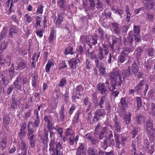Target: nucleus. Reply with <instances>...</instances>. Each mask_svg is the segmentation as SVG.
I'll return each mask as SVG.
<instances>
[{
    "mask_svg": "<svg viewBox=\"0 0 155 155\" xmlns=\"http://www.w3.org/2000/svg\"><path fill=\"white\" fill-rule=\"evenodd\" d=\"M45 121L47 123V127L48 130H53V123L51 115H46L44 118Z\"/></svg>",
    "mask_w": 155,
    "mask_h": 155,
    "instance_id": "15",
    "label": "nucleus"
},
{
    "mask_svg": "<svg viewBox=\"0 0 155 155\" xmlns=\"http://www.w3.org/2000/svg\"><path fill=\"white\" fill-rule=\"evenodd\" d=\"M84 64L85 65V68L88 70H90L91 69L93 66L91 63V62L89 59L87 58L86 59V61Z\"/></svg>",
    "mask_w": 155,
    "mask_h": 155,
    "instance_id": "41",
    "label": "nucleus"
},
{
    "mask_svg": "<svg viewBox=\"0 0 155 155\" xmlns=\"http://www.w3.org/2000/svg\"><path fill=\"white\" fill-rule=\"evenodd\" d=\"M131 114L130 112H129L128 114H126L124 115L123 120L124 123H125L126 125H129L131 123Z\"/></svg>",
    "mask_w": 155,
    "mask_h": 155,
    "instance_id": "29",
    "label": "nucleus"
},
{
    "mask_svg": "<svg viewBox=\"0 0 155 155\" xmlns=\"http://www.w3.org/2000/svg\"><path fill=\"white\" fill-rule=\"evenodd\" d=\"M97 150L93 147L88 148L87 150V155H97Z\"/></svg>",
    "mask_w": 155,
    "mask_h": 155,
    "instance_id": "33",
    "label": "nucleus"
},
{
    "mask_svg": "<svg viewBox=\"0 0 155 155\" xmlns=\"http://www.w3.org/2000/svg\"><path fill=\"white\" fill-rule=\"evenodd\" d=\"M8 74L10 77L12 78L15 73L14 64H12L11 67L8 70Z\"/></svg>",
    "mask_w": 155,
    "mask_h": 155,
    "instance_id": "58",
    "label": "nucleus"
},
{
    "mask_svg": "<svg viewBox=\"0 0 155 155\" xmlns=\"http://www.w3.org/2000/svg\"><path fill=\"white\" fill-rule=\"evenodd\" d=\"M24 17L25 18L26 22L28 23H31L33 21V18L28 14H26L25 15Z\"/></svg>",
    "mask_w": 155,
    "mask_h": 155,
    "instance_id": "62",
    "label": "nucleus"
},
{
    "mask_svg": "<svg viewBox=\"0 0 155 155\" xmlns=\"http://www.w3.org/2000/svg\"><path fill=\"white\" fill-rule=\"evenodd\" d=\"M66 2L67 0H57L58 6L63 11L66 10L65 5Z\"/></svg>",
    "mask_w": 155,
    "mask_h": 155,
    "instance_id": "28",
    "label": "nucleus"
},
{
    "mask_svg": "<svg viewBox=\"0 0 155 155\" xmlns=\"http://www.w3.org/2000/svg\"><path fill=\"white\" fill-rule=\"evenodd\" d=\"M64 18V17L63 16L61 15H59L56 21V25L59 27V26L63 21Z\"/></svg>",
    "mask_w": 155,
    "mask_h": 155,
    "instance_id": "51",
    "label": "nucleus"
},
{
    "mask_svg": "<svg viewBox=\"0 0 155 155\" xmlns=\"http://www.w3.org/2000/svg\"><path fill=\"white\" fill-rule=\"evenodd\" d=\"M95 66L97 68H99L98 70L101 75H104L106 74V68L104 67V64L102 62L99 63V62L95 64Z\"/></svg>",
    "mask_w": 155,
    "mask_h": 155,
    "instance_id": "14",
    "label": "nucleus"
},
{
    "mask_svg": "<svg viewBox=\"0 0 155 155\" xmlns=\"http://www.w3.org/2000/svg\"><path fill=\"white\" fill-rule=\"evenodd\" d=\"M134 38L133 33L131 31H129L127 38L124 37L123 38L122 43L124 45V49L128 53L133 50L131 47H133Z\"/></svg>",
    "mask_w": 155,
    "mask_h": 155,
    "instance_id": "2",
    "label": "nucleus"
},
{
    "mask_svg": "<svg viewBox=\"0 0 155 155\" xmlns=\"http://www.w3.org/2000/svg\"><path fill=\"white\" fill-rule=\"evenodd\" d=\"M18 102L15 97L12 98V101L11 102L10 109L12 110H14L17 107Z\"/></svg>",
    "mask_w": 155,
    "mask_h": 155,
    "instance_id": "42",
    "label": "nucleus"
},
{
    "mask_svg": "<svg viewBox=\"0 0 155 155\" xmlns=\"http://www.w3.org/2000/svg\"><path fill=\"white\" fill-rule=\"evenodd\" d=\"M48 130L50 133V139L49 150L51 155H63V142L61 140L55 142L54 132L51 130Z\"/></svg>",
    "mask_w": 155,
    "mask_h": 155,
    "instance_id": "1",
    "label": "nucleus"
},
{
    "mask_svg": "<svg viewBox=\"0 0 155 155\" xmlns=\"http://www.w3.org/2000/svg\"><path fill=\"white\" fill-rule=\"evenodd\" d=\"M143 49L140 46L138 47L136 49L134 54L137 57V59L140 58L141 57V55L143 53Z\"/></svg>",
    "mask_w": 155,
    "mask_h": 155,
    "instance_id": "30",
    "label": "nucleus"
},
{
    "mask_svg": "<svg viewBox=\"0 0 155 155\" xmlns=\"http://www.w3.org/2000/svg\"><path fill=\"white\" fill-rule=\"evenodd\" d=\"M113 28L115 33L117 34H119L120 32V29L119 25L116 22H113L111 24Z\"/></svg>",
    "mask_w": 155,
    "mask_h": 155,
    "instance_id": "36",
    "label": "nucleus"
},
{
    "mask_svg": "<svg viewBox=\"0 0 155 155\" xmlns=\"http://www.w3.org/2000/svg\"><path fill=\"white\" fill-rule=\"evenodd\" d=\"M56 31L54 29H52L50 32V35L48 38V43L50 44L53 43L54 41L56 38Z\"/></svg>",
    "mask_w": 155,
    "mask_h": 155,
    "instance_id": "19",
    "label": "nucleus"
},
{
    "mask_svg": "<svg viewBox=\"0 0 155 155\" xmlns=\"http://www.w3.org/2000/svg\"><path fill=\"white\" fill-rule=\"evenodd\" d=\"M97 31L100 35V38L101 40H103L105 38L107 37L108 34L106 33L105 31L102 28L100 27L98 28Z\"/></svg>",
    "mask_w": 155,
    "mask_h": 155,
    "instance_id": "27",
    "label": "nucleus"
},
{
    "mask_svg": "<svg viewBox=\"0 0 155 155\" xmlns=\"http://www.w3.org/2000/svg\"><path fill=\"white\" fill-rule=\"evenodd\" d=\"M76 108V106L74 104H72L68 110L69 115H72Z\"/></svg>",
    "mask_w": 155,
    "mask_h": 155,
    "instance_id": "64",
    "label": "nucleus"
},
{
    "mask_svg": "<svg viewBox=\"0 0 155 155\" xmlns=\"http://www.w3.org/2000/svg\"><path fill=\"white\" fill-rule=\"evenodd\" d=\"M89 56L92 60L94 61L95 64H96L99 62V58L98 57H97L93 51H91L88 53Z\"/></svg>",
    "mask_w": 155,
    "mask_h": 155,
    "instance_id": "32",
    "label": "nucleus"
},
{
    "mask_svg": "<svg viewBox=\"0 0 155 155\" xmlns=\"http://www.w3.org/2000/svg\"><path fill=\"white\" fill-rule=\"evenodd\" d=\"M10 118L8 116H6L3 118V124L6 126H8L9 123Z\"/></svg>",
    "mask_w": 155,
    "mask_h": 155,
    "instance_id": "59",
    "label": "nucleus"
},
{
    "mask_svg": "<svg viewBox=\"0 0 155 155\" xmlns=\"http://www.w3.org/2000/svg\"><path fill=\"white\" fill-rule=\"evenodd\" d=\"M26 127V124L25 123H23L21 126L20 132L18 134L21 140H22V139L25 137Z\"/></svg>",
    "mask_w": 155,
    "mask_h": 155,
    "instance_id": "23",
    "label": "nucleus"
},
{
    "mask_svg": "<svg viewBox=\"0 0 155 155\" xmlns=\"http://www.w3.org/2000/svg\"><path fill=\"white\" fill-rule=\"evenodd\" d=\"M54 129L59 134L60 137L61 139L63 137V128L62 127H60L58 125L55 126Z\"/></svg>",
    "mask_w": 155,
    "mask_h": 155,
    "instance_id": "46",
    "label": "nucleus"
},
{
    "mask_svg": "<svg viewBox=\"0 0 155 155\" xmlns=\"http://www.w3.org/2000/svg\"><path fill=\"white\" fill-rule=\"evenodd\" d=\"M70 68L72 69H75L78 65V61L75 58L69 59L68 61Z\"/></svg>",
    "mask_w": 155,
    "mask_h": 155,
    "instance_id": "21",
    "label": "nucleus"
},
{
    "mask_svg": "<svg viewBox=\"0 0 155 155\" xmlns=\"http://www.w3.org/2000/svg\"><path fill=\"white\" fill-rule=\"evenodd\" d=\"M136 102L137 104L136 109L139 110L142 106V99L140 97H136Z\"/></svg>",
    "mask_w": 155,
    "mask_h": 155,
    "instance_id": "45",
    "label": "nucleus"
},
{
    "mask_svg": "<svg viewBox=\"0 0 155 155\" xmlns=\"http://www.w3.org/2000/svg\"><path fill=\"white\" fill-rule=\"evenodd\" d=\"M140 130V128L139 127H134L131 132V135H132V138H134L138 133Z\"/></svg>",
    "mask_w": 155,
    "mask_h": 155,
    "instance_id": "49",
    "label": "nucleus"
},
{
    "mask_svg": "<svg viewBox=\"0 0 155 155\" xmlns=\"http://www.w3.org/2000/svg\"><path fill=\"white\" fill-rule=\"evenodd\" d=\"M98 36L95 34L91 35L88 40H87L86 42L89 45H94L97 43Z\"/></svg>",
    "mask_w": 155,
    "mask_h": 155,
    "instance_id": "12",
    "label": "nucleus"
},
{
    "mask_svg": "<svg viewBox=\"0 0 155 155\" xmlns=\"http://www.w3.org/2000/svg\"><path fill=\"white\" fill-rule=\"evenodd\" d=\"M54 66V64L53 62L48 61L45 66V70L46 72L48 73H49L50 72L51 67Z\"/></svg>",
    "mask_w": 155,
    "mask_h": 155,
    "instance_id": "48",
    "label": "nucleus"
},
{
    "mask_svg": "<svg viewBox=\"0 0 155 155\" xmlns=\"http://www.w3.org/2000/svg\"><path fill=\"white\" fill-rule=\"evenodd\" d=\"M36 21L35 25V28H40L41 23V19L40 17L39 16H37L36 18Z\"/></svg>",
    "mask_w": 155,
    "mask_h": 155,
    "instance_id": "60",
    "label": "nucleus"
},
{
    "mask_svg": "<svg viewBox=\"0 0 155 155\" xmlns=\"http://www.w3.org/2000/svg\"><path fill=\"white\" fill-rule=\"evenodd\" d=\"M8 45V43L5 40H4L0 43V50L2 51L5 50Z\"/></svg>",
    "mask_w": 155,
    "mask_h": 155,
    "instance_id": "52",
    "label": "nucleus"
},
{
    "mask_svg": "<svg viewBox=\"0 0 155 155\" xmlns=\"http://www.w3.org/2000/svg\"><path fill=\"white\" fill-rule=\"evenodd\" d=\"M7 144V138L4 137L2 138L0 142V148L2 150H4L6 148Z\"/></svg>",
    "mask_w": 155,
    "mask_h": 155,
    "instance_id": "38",
    "label": "nucleus"
},
{
    "mask_svg": "<svg viewBox=\"0 0 155 155\" xmlns=\"http://www.w3.org/2000/svg\"><path fill=\"white\" fill-rule=\"evenodd\" d=\"M126 52V51L124 49L121 52L118 58V63H123L128 58L129 55Z\"/></svg>",
    "mask_w": 155,
    "mask_h": 155,
    "instance_id": "11",
    "label": "nucleus"
},
{
    "mask_svg": "<svg viewBox=\"0 0 155 155\" xmlns=\"http://www.w3.org/2000/svg\"><path fill=\"white\" fill-rule=\"evenodd\" d=\"M114 122V130L117 133H120L121 132V126L120 123L118 121V118L116 115L114 116L113 119Z\"/></svg>",
    "mask_w": 155,
    "mask_h": 155,
    "instance_id": "10",
    "label": "nucleus"
},
{
    "mask_svg": "<svg viewBox=\"0 0 155 155\" xmlns=\"http://www.w3.org/2000/svg\"><path fill=\"white\" fill-rule=\"evenodd\" d=\"M58 99L57 98L53 97L51 100V105L52 109H56L58 106Z\"/></svg>",
    "mask_w": 155,
    "mask_h": 155,
    "instance_id": "37",
    "label": "nucleus"
},
{
    "mask_svg": "<svg viewBox=\"0 0 155 155\" xmlns=\"http://www.w3.org/2000/svg\"><path fill=\"white\" fill-rule=\"evenodd\" d=\"M20 145L18 148L17 151L18 155H26L27 146L25 140H22L21 142Z\"/></svg>",
    "mask_w": 155,
    "mask_h": 155,
    "instance_id": "6",
    "label": "nucleus"
},
{
    "mask_svg": "<svg viewBox=\"0 0 155 155\" xmlns=\"http://www.w3.org/2000/svg\"><path fill=\"white\" fill-rule=\"evenodd\" d=\"M114 136L115 137V140L116 143V145L118 148H120V145L121 144L120 142V138L119 137L120 135L117 134L116 132L114 131Z\"/></svg>",
    "mask_w": 155,
    "mask_h": 155,
    "instance_id": "50",
    "label": "nucleus"
},
{
    "mask_svg": "<svg viewBox=\"0 0 155 155\" xmlns=\"http://www.w3.org/2000/svg\"><path fill=\"white\" fill-rule=\"evenodd\" d=\"M108 76L110 83L117 82L118 85L119 86H121L122 83V76L119 71L113 70L109 73Z\"/></svg>",
    "mask_w": 155,
    "mask_h": 155,
    "instance_id": "3",
    "label": "nucleus"
},
{
    "mask_svg": "<svg viewBox=\"0 0 155 155\" xmlns=\"http://www.w3.org/2000/svg\"><path fill=\"white\" fill-rule=\"evenodd\" d=\"M122 76L124 78L129 76L130 74V68L128 67L127 69L124 71L122 73Z\"/></svg>",
    "mask_w": 155,
    "mask_h": 155,
    "instance_id": "54",
    "label": "nucleus"
},
{
    "mask_svg": "<svg viewBox=\"0 0 155 155\" xmlns=\"http://www.w3.org/2000/svg\"><path fill=\"white\" fill-rule=\"evenodd\" d=\"M153 125V121L150 119L148 120L146 122L147 130L150 136L151 137L154 136V132H155Z\"/></svg>",
    "mask_w": 155,
    "mask_h": 155,
    "instance_id": "8",
    "label": "nucleus"
},
{
    "mask_svg": "<svg viewBox=\"0 0 155 155\" xmlns=\"http://www.w3.org/2000/svg\"><path fill=\"white\" fill-rule=\"evenodd\" d=\"M107 101V99L105 96H102L98 101V104L100 108H104L105 104H106Z\"/></svg>",
    "mask_w": 155,
    "mask_h": 155,
    "instance_id": "26",
    "label": "nucleus"
},
{
    "mask_svg": "<svg viewBox=\"0 0 155 155\" xmlns=\"http://www.w3.org/2000/svg\"><path fill=\"white\" fill-rule=\"evenodd\" d=\"M29 140V144L31 148H34L36 146L35 140H34V135H32L30 137H28Z\"/></svg>",
    "mask_w": 155,
    "mask_h": 155,
    "instance_id": "44",
    "label": "nucleus"
},
{
    "mask_svg": "<svg viewBox=\"0 0 155 155\" xmlns=\"http://www.w3.org/2000/svg\"><path fill=\"white\" fill-rule=\"evenodd\" d=\"M20 61L17 64L16 67V69L18 71H21L25 69L27 63L24 59L22 58L20 59Z\"/></svg>",
    "mask_w": 155,
    "mask_h": 155,
    "instance_id": "22",
    "label": "nucleus"
},
{
    "mask_svg": "<svg viewBox=\"0 0 155 155\" xmlns=\"http://www.w3.org/2000/svg\"><path fill=\"white\" fill-rule=\"evenodd\" d=\"M97 56L98 57L99 60L101 61L104 58V56H106L109 52V48L108 45L105 43L102 44V47H98Z\"/></svg>",
    "mask_w": 155,
    "mask_h": 155,
    "instance_id": "5",
    "label": "nucleus"
},
{
    "mask_svg": "<svg viewBox=\"0 0 155 155\" xmlns=\"http://www.w3.org/2000/svg\"><path fill=\"white\" fill-rule=\"evenodd\" d=\"M132 71L135 76H136L139 71V68L136 62L134 61L132 64Z\"/></svg>",
    "mask_w": 155,
    "mask_h": 155,
    "instance_id": "39",
    "label": "nucleus"
},
{
    "mask_svg": "<svg viewBox=\"0 0 155 155\" xmlns=\"http://www.w3.org/2000/svg\"><path fill=\"white\" fill-rule=\"evenodd\" d=\"M27 78L20 74L17 76L15 81L13 82V87L15 89L19 91H22V85L27 84Z\"/></svg>",
    "mask_w": 155,
    "mask_h": 155,
    "instance_id": "4",
    "label": "nucleus"
},
{
    "mask_svg": "<svg viewBox=\"0 0 155 155\" xmlns=\"http://www.w3.org/2000/svg\"><path fill=\"white\" fill-rule=\"evenodd\" d=\"M64 136H63L62 139L63 142H65L67 140L68 137H72L74 134V131L72 129L71 126L67 128L64 132Z\"/></svg>",
    "mask_w": 155,
    "mask_h": 155,
    "instance_id": "9",
    "label": "nucleus"
},
{
    "mask_svg": "<svg viewBox=\"0 0 155 155\" xmlns=\"http://www.w3.org/2000/svg\"><path fill=\"white\" fill-rule=\"evenodd\" d=\"M111 37L112 40L111 42L114 44L118 45L119 44V41H121V37L120 36H119L118 38H117L116 37L114 36H112Z\"/></svg>",
    "mask_w": 155,
    "mask_h": 155,
    "instance_id": "47",
    "label": "nucleus"
},
{
    "mask_svg": "<svg viewBox=\"0 0 155 155\" xmlns=\"http://www.w3.org/2000/svg\"><path fill=\"white\" fill-rule=\"evenodd\" d=\"M90 142L93 145H97L99 143L98 138L97 137H93Z\"/></svg>",
    "mask_w": 155,
    "mask_h": 155,
    "instance_id": "57",
    "label": "nucleus"
},
{
    "mask_svg": "<svg viewBox=\"0 0 155 155\" xmlns=\"http://www.w3.org/2000/svg\"><path fill=\"white\" fill-rule=\"evenodd\" d=\"M31 84L32 86L34 88H36V81L38 79V75L37 73H34V74H32L31 76Z\"/></svg>",
    "mask_w": 155,
    "mask_h": 155,
    "instance_id": "31",
    "label": "nucleus"
},
{
    "mask_svg": "<svg viewBox=\"0 0 155 155\" xmlns=\"http://www.w3.org/2000/svg\"><path fill=\"white\" fill-rule=\"evenodd\" d=\"M19 28L16 25H12L9 30V35L10 37L12 38L13 35L18 33Z\"/></svg>",
    "mask_w": 155,
    "mask_h": 155,
    "instance_id": "17",
    "label": "nucleus"
},
{
    "mask_svg": "<svg viewBox=\"0 0 155 155\" xmlns=\"http://www.w3.org/2000/svg\"><path fill=\"white\" fill-rule=\"evenodd\" d=\"M102 14L103 16H104L106 18H109L111 17V12L109 8H107L102 13Z\"/></svg>",
    "mask_w": 155,
    "mask_h": 155,
    "instance_id": "40",
    "label": "nucleus"
},
{
    "mask_svg": "<svg viewBox=\"0 0 155 155\" xmlns=\"http://www.w3.org/2000/svg\"><path fill=\"white\" fill-rule=\"evenodd\" d=\"M134 37L135 43L136 44L137 42H139L141 41L140 37V28L139 26L134 25L133 28Z\"/></svg>",
    "mask_w": 155,
    "mask_h": 155,
    "instance_id": "7",
    "label": "nucleus"
},
{
    "mask_svg": "<svg viewBox=\"0 0 155 155\" xmlns=\"http://www.w3.org/2000/svg\"><path fill=\"white\" fill-rule=\"evenodd\" d=\"M106 113V111L104 109L100 108L96 110L94 113V115H97L99 117H103L105 114Z\"/></svg>",
    "mask_w": 155,
    "mask_h": 155,
    "instance_id": "34",
    "label": "nucleus"
},
{
    "mask_svg": "<svg viewBox=\"0 0 155 155\" xmlns=\"http://www.w3.org/2000/svg\"><path fill=\"white\" fill-rule=\"evenodd\" d=\"M146 17L148 21H152L154 18L153 14L150 12H147L146 14Z\"/></svg>",
    "mask_w": 155,
    "mask_h": 155,
    "instance_id": "63",
    "label": "nucleus"
},
{
    "mask_svg": "<svg viewBox=\"0 0 155 155\" xmlns=\"http://www.w3.org/2000/svg\"><path fill=\"white\" fill-rule=\"evenodd\" d=\"M109 46L110 50L112 53L113 54L116 51V49L117 47L118 46L116 44H114L111 42L110 41L109 42Z\"/></svg>",
    "mask_w": 155,
    "mask_h": 155,
    "instance_id": "53",
    "label": "nucleus"
},
{
    "mask_svg": "<svg viewBox=\"0 0 155 155\" xmlns=\"http://www.w3.org/2000/svg\"><path fill=\"white\" fill-rule=\"evenodd\" d=\"M79 146L76 150V155H86V150L84 147V145L82 143H79Z\"/></svg>",
    "mask_w": 155,
    "mask_h": 155,
    "instance_id": "16",
    "label": "nucleus"
},
{
    "mask_svg": "<svg viewBox=\"0 0 155 155\" xmlns=\"http://www.w3.org/2000/svg\"><path fill=\"white\" fill-rule=\"evenodd\" d=\"M97 89L102 95H103L107 92L106 87L104 83H99L97 85Z\"/></svg>",
    "mask_w": 155,
    "mask_h": 155,
    "instance_id": "13",
    "label": "nucleus"
},
{
    "mask_svg": "<svg viewBox=\"0 0 155 155\" xmlns=\"http://www.w3.org/2000/svg\"><path fill=\"white\" fill-rule=\"evenodd\" d=\"M97 8L100 11H102L103 9V2L100 0H97Z\"/></svg>",
    "mask_w": 155,
    "mask_h": 155,
    "instance_id": "56",
    "label": "nucleus"
},
{
    "mask_svg": "<svg viewBox=\"0 0 155 155\" xmlns=\"http://www.w3.org/2000/svg\"><path fill=\"white\" fill-rule=\"evenodd\" d=\"M81 114L80 111H78L77 112L74 117V118L72 120V124H78L80 117V115Z\"/></svg>",
    "mask_w": 155,
    "mask_h": 155,
    "instance_id": "35",
    "label": "nucleus"
},
{
    "mask_svg": "<svg viewBox=\"0 0 155 155\" xmlns=\"http://www.w3.org/2000/svg\"><path fill=\"white\" fill-rule=\"evenodd\" d=\"M126 100V98L125 97H122L120 99V103L121 105L124 108L127 107L128 106Z\"/></svg>",
    "mask_w": 155,
    "mask_h": 155,
    "instance_id": "61",
    "label": "nucleus"
},
{
    "mask_svg": "<svg viewBox=\"0 0 155 155\" xmlns=\"http://www.w3.org/2000/svg\"><path fill=\"white\" fill-rule=\"evenodd\" d=\"M67 113L65 109L64 104H62L61 107V108L59 111V115L60 118L61 122L64 121L65 118V115Z\"/></svg>",
    "mask_w": 155,
    "mask_h": 155,
    "instance_id": "18",
    "label": "nucleus"
},
{
    "mask_svg": "<svg viewBox=\"0 0 155 155\" xmlns=\"http://www.w3.org/2000/svg\"><path fill=\"white\" fill-rule=\"evenodd\" d=\"M28 127V137H30L31 135H34L33 133L35 130H36L37 128H35L34 126L32 125V122H29Z\"/></svg>",
    "mask_w": 155,
    "mask_h": 155,
    "instance_id": "25",
    "label": "nucleus"
},
{
    "mask_svg": "<svg viewBox=\"0 0 155 155\" xmlns=\"http://www.w3.org/2000/svg\"><path fill=\"white\" fill-rule=\"evenodd\" d=\"M155 4L154 1L152 0H146L145 2V7L148 10H150L153 8Z\"/></svg>",
    "mask_w": 155,
    "mask_h": 155,
    "instance_id": "20",
    "label": "nucleus"
},
{
    "mask_svg": "<svg viewBox=\"0 0 155 155\" xmlns=\"http://www.w3.org/2000/svg\"><path fill=\"white\" fill-rule=\"evenodd\" d=\"M40 28H35L36 31H35L37 35L40 38H41L43 36V33L44 32L45 28L42 27L41 30H40Z\"/></svg>",
    "mask_w": 155,
    "mask_h": 155,
    "instance_id": "43",
    "label": "nucleus"
},
{
    "mask_svg": "<svg viewBox=\"0 0 155 155\" xmlns=\"http://www.w3.org/2000/svg\"><path fill=\"white\" fill-rule=\"evenodd\" d=\"M0 78H1V81L2 82V84L4 85H7V83L6 81L7 80L5 74L2 73L0 74Z\"/></svg>",
    "mask_w": 155,
    "mask_h": 155,
    "instance_id": "55",
    "label": "nucleus"
},
{
    "mask_svg": "<svg viewBox=\"0 0 155 155\" xmlns=\"http://www.w3.org/2000/svg\"><path fill=\"white\" fill-rule=\"evenodd\" d=\"M145 83V82L144 80H142L135 87V91L138 94L141 93V90H143V87Z\"/></svg>",
    "mask_w": 155,
    "mask_h": 155,
    "instance_id": "24",
    "label": "nucleus"
}]
</instances>
